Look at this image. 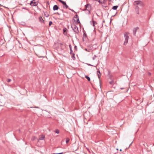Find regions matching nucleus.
<instances>
[{
  "mask_svg": "<svg viewBox=\"0 0 154 154\" xmlns=\"http://www.w3.org/2000/svg\"><path fill=\"white\" fill-rule=\"evenodd\" d=\"M129 33L128 32H125L124 33V36L125 38V41L124 43V44L126 45L128 42V39L129 38Z\"/></svg>",
  "mask_w": 154,
  "mask_h": 154,
  "instance_id": "nucleus-1",
  "label": "nucleus"
},
{
  "mask_svg": "<svg viewBox=\"0 0 154 154\" xmlns=\"http://www.w3.org/2000/svg\"><path fill=\"white\" fill-rule=\"evenodd\" d=\"M38 0H32L30 2V5L32 6H36L38 5Z\"/></svg>",
  "mask_w": 154,
  "mask_h": 154,
  "instance_id": "nucleus-2",
  "label": "nucleus"
},
{
  "mask_svg": "<svg viewBox=\"0 0 154 154\" xmlns=\"http://www.w3.org/2000/svg\"><path fill=\"white\" fill-rule=\"evenodd\" d=\"M71 27L75 32L77 34L79 33V31L78 28L75 25H71Z\"/></svg>",
  "mask_w": 154,
  "mask_h": 154,
  "instance_id": "nucleus-3",
  "label": "nucleus"
},
{
  "mask_svg": "<svg viewBox=\"0 0 154 154\" xmlns=\"http://www.w3.org/2000/svg\"><path fill=\"white\" fill-rule=\"evenodd\" d=\"M134 5L136 6L139 5L142 6L143 5V2L140 1H135L134 2Z\"/></svg>",
  "mask_w": 154,
  "mask_h": 154,
  "instance_id": "nucleus-4",
  "label": "nucleus"
},
{
  "mask_svg": "<svg viewBox=\"0 0 154 154\" xmlns=\"http://www.w3.org/2000/svg\"><path fill=\"white\" fill-rule=\"evenodd\" d=\"M59 1L60 2H61V3H62V4L63 5V7L64 8H66L67 9V8H68V5L66 4V2H64V1H62L61 0H59Z\"/></svg>",
  "mask_w": 154,
  "mask_h": 154,
  "instance_id": "nucleus-5",
  "label": "nucleus"
},
{
  "mask_svg": "<svg viewBox=\"0 0 154 154\" xmlns=\"http://www.w3.org/2000/svg\"><path fill=\"white\" fill-rule=\"evenodd\" d=\"M90 5L88 4H87L86 5H85V8L84 10V11H85L86 10H87L89 11V8H90Z\"/></svg>",
  "mask_w": 154,
  "mask_h": 154,
  "instance_id": "nucleus-6",
  "label": "nucleus"
},
{
  "mask_svg": "<svg viewBox=\"0 0 154 154\" xmlns=\"http://www.w3.org/2000/svg\"><path fill=\"white\" fill-rule=\"evenodd\" d=\"M100 4H102L105 3L106 2V0H97Z\"/></svg>",
  "mask_w": 154,
  "mask_h": 154,
  "instance_id": "nucleus-7",
  "label": "nucleus"
},
{
  "mask_svg": "<svg viewBox=\"0 0 154 154\" xmlns=\"http://www.w3.org/2000/svg\"><path fill=\"white\" fill-rule=\"evenodd\" d=\"M97 75H98V78L99 79V81H100V83H101V80L100 79V73L99 71H97Z\"/></svg>",
  "mask_w": 154,
  "mask_h": 154,
  "instance_id": "nucleus-8",
  "label": "nucleus"
},
{
  "mask_svg": "<svg viewBox=\"0 0 154 154\" xmlns=\"http://www.w3.org/2000/svg\"><path fill=\"white\" fill-rule=\"evenodd\" d=\"M59 7L57 5H54L53 7V9L54 11L57 10L59 9Z\"/></svg>",
  "mask_w": 154,
  "mask_h": 154,
  "instance_id": "nucleus-9",
  "label": "nucleus"
},
{
  "mask_svg": "<svg viewBox=\"0 0 154 154\" xmlns=\"http://www.w3.org/2000/svg\"><path fill=\"white\" fill-rule=\"evenodd\" d=\"M92 23H91V25H92L94 26V31H95V28H94V26H95V23H96V22L95 21H94L93 19H92Z\"/></svg>",
  "mask_w": 154,
  "mask_h": 154,
  "instance_id": "nucleus-10",
  "label": "nucleus"
},
{
  "mask_svg": "<svg viewBox=\"0 0 154 154\" xmlns=\"http://www.w3.org/2000/svg\"><path fill=\"white\" fill-rule=\"evenodd\" d=\"M44 138H45L44 135H41V136L39 138V140H43L44 139Z\"/></svg>",
  "mask_w": 154,
  "mask_h": 154,
  "instance_id": "nucleus-11",
  "label": "nucleus"
},
{
  "mask_svg": "<svg viewBox=\"0 0 154 154\" xmlns=\"http://www.w3.org/2000/svg\"><path fill=\"white\" fill-rule=\"evenodd\" d=\"M39 20L41 22L44 23V20L42 19V17H39Z\"/></svg>",
  "mask_w": 154,
  "mask_h": 154,
  "instance_id": "nucleus-12",
  "label": "nucleus"
},
{
  "mask_svg": "<svg viewBox=\"0 0 154 154\" xmlns=\"http://www.w3.org/2000/svg\"><path fill=\"white\" fill-rule=\"evenodd\" d=\"M44 16L46 17H48L49 16V14L47 12H45L44 13Z\"/></svg>",
  "mask_w": 154,
  "mask_h": 154,
  "instance_id": "nucleus-13",
  "label": "nucleus"
},
{
  "mask_svg": "<svg viewBox=\"0 0 154 154\" xmlns=\"http://www.w3.org/2000/svg\"><path fill=\"white\" fill-rule=\"evenodd\" d=\"M69 48H70V54H72V53H73V51H72V47H71V45H69Z\"/></svg>",
  "mask_w": 154,
  "mask_h": 154,
  "instance_id": "nucleus-14",
  "label": "nucleus"
},
{
  "mask_svg": "<svg viewBox=\"0 0 154 154\" xmlns=\"http://www.w3.org/2000/svg\"><path fill=\"white\" fill-rule=\"evenodd\" d=\"M72 55V57L73 60H74L75 59V54L74 53H72L71 54Z\"/></svg>",
  "mask_w": 154,
  "mask_h": 154,
  "instance_id": "nucleus-15",
  "label": "nucleus"
},
{
  "mask_svg": "<svg viewBox=\"0 0 154 154\" xmlns=\"http://www.w3.org/2000/svg\"><path fill=\"white\" fill-rule=\"evenodd\" d=\"M85 77L88 80V81H90V78L89 76L85 75Z\"/></svg>",
  "mask_w": 154,
  "mask_h": 154,
  "instance_id": "nucleus-16",
  "label": "nucleus"
},
{
  "mask_svg": "<svg viewBox=\"0 0 154 154\" xmlns=\"http://www.w3.org/2000/svg\"><path fill=\"white\" fill-rule=\"evenodd\" d=\"M118 7V6H114L113 7L112 9L113 10H116Z\"/></svg>",
  "mask_w": 154,
  "mask_h": 154,
  "instance_id": "nucleus-17",
  "label": "nucleus"
},
{
  "mask_svg": "<svg viewBox=\"0 0 154 154\" xmlns=\"http://www.w3.org/2000/svg\"><path fill=\"white\" fill-rule=\"evenodd\" d=\"M69 138L67 137L66 138V143H67L69 142Z\"/></svg>",
  "mask_w": 154,
  "mask_h": 154,
  "instance_id": "nucleus-18",
  "label": "nucleus"
},
{
  "mask_svg": "<svg viewBox=\"0 0 154 154\" xmlns=\"http://www.w3.org/2000/svg\"><path fill=\"white\" fill-rule=\"evenodd\" d=\"M55 132L57 134H59V130L57 129L56 130Z\"/></svg>",
  "mask_w": 154,
  "mask_h": 154,
  "instance_id": "nucleus-19",
  "label": "nucleus"
},
{
  "mask_svg": "<svg viewBox=\"0 0 154 154\" xmlns=\"http://www.w3.org/2000/svg\"><path fill=\"white\" fill-rule=\"evenodd\" d=\"M6 81L8 82H9L11 81V80L9 79H6Z\"/></svg>",
  "mask_w": 154,
  "mask_h": 154,
  "instance_id": "nucleus-20",
  "label": "nucleus"
},
{
  "mask_svg": "<svg viewBox=\"0 0 154 154\" xmlns=\"http://www.w3.org/2000/svg\"><path fill=\"white\" fill-rule=\"evenodd\" d=\"M74 18L75 19H78V18H79L77 14H76Z\"/></svg>",
  "mask_w": 154,
  "mask_h": 154,
  "instance_id": "nucleus-21",
  "label": "nucleus"
},
{
  "mask_svg": "<svg viewBox=\"0 0 154 154\" xmlns=\"http://www.w3.org/2000/svg\"><path fill=\"white\" fill-rule=\"evenodd\" d=\"M76 22L78 23H80L79 18H78V19H77V21H76Z\"/></svg>",
  "mask_w": 154,
  "mask_h": 154,
  "instance_id": "nucleus-22",
  "label": "nucleus"
},
{
  "mask_svg": "<svg viewBox=\"0 0 154 154\" xmlns=\"http://www.w3.org/2000/svg\"><path fill=\"white\" fill-rule=\"evenodd\" d=\"M59 44L60 45V47H61V48L63 47V46H64L63 45V44L62 43H60Z\"/></svg>",
  "mask_w": 154,
  "mask_h": 154,
  "instance_id": "nucleus-23",
  "label": "nucleus"
},
{
  "mask_svg": "<svg viewBox=\"0 0 154 154\" xmlns=\"http://www.w3.org/2000/svg\"><path fill=\"white\" fill-rule=\"evenodd\" d=\"M52 22L51 21H49V26H50L51 24H52Z\"/></svg>",
  "mask_w": 154,
  "mask_h": 154,
  "instance_id": "nucleus-24",
  "label": "nucleus"
},
{
  "mask_svg": "<svg viewBox=\"0 0 154 154\" xmlns=\"http://www.w3.org/2000/svg\"><path fill=\"white\" fill-rule=\"evenodd\" d=\"M36 138V137H33L32 138V140H35V139Z\"/></svg>",
  "mask_w": 154,
  "mask_h": 154,
  "instance_id": "nucleus-25",
  "label": "nucleus"
},
{
  "mask_svg": "<svg viewBox=\"0 0 154 154\" xmlns=\"http://www.w3.org/2000/svg\"><path fill=\"white\" fill-rule=\"evenodd\" d=\"M69 10H70L71 11H72V12H75V13H76V12H75L74 11V10H73V9H70V8H69Z\"/></svg>",
  "mask_w": 154,
  "mask_h": 154,
  "instance_id": "nucleus-26",
  "label": "nucleus"
},
{
  "mask_svg": "<svg viewBox=\"0 0 154 154\" xmlns=\"http://www.w3.org/2000/svg\"><path fill=\"white\" fill-rule=\"evenodd\" d=\"M61 11H62V12H63V13H66V14H67V12H65V11H64V10H63V9H62V10H61Z\"/></svg>",
  "mask_w": 154,
  "mask_h": 154,
  "instance_id": "nucleus-27",
  "label": "nucleus"
},
{
  "mask_svg": "<svg viewBox=\"0 0 154 154\" xmlns=\"http://www.w3.org/2000/svg\"><path fill=\"white\" fill-rule=\"evenodd\" d=\"M86 34H85V33H84V35H83V38L86 37Z\"/></svg>",
  "mask_w": 154,
  "mask_h": 154,
  "instance_id": "nucleus-28",
  "label": "nucleus"
},
{
  "mask_svg": "<svg viewBox=\"0 0 154 154\" xmlns=\"http://www.w3.org/2000/svg\"><path fill=\"white\" fill-rule=\"evenodd\" d=\"M96 55H94V56L93 57V60H95V58H96Z\"/></svg>",
  "mask_w": 154,
  "mask_h": 154,
  "instance_id": "nucleus-29",
  "label": "nucleus"
},
{
  "mask_svg": "<svg viewBox=\"0 0 154 154\" xmlns=\"http://www.w3.org/2000/svg\"><path fill=\"white\" fill-rule=\"evenodd\" d=\"M86 113L84 114V116L85 119H86V118H85L86 117Z\"/></svg>",
  "mask_w": 154,
  "mask_h": 154,
  "instance_id": "nucleus-30",
  "label": "nucleus"
},
{
  "mask_svg": "<svg viewBox=\"0 0 154 154\" xmlns=\"http://www.w3.org/2000/svg\"><path fill=\"white\" fill-rule=\"evenodd\" d=\"M113 82V81H112L111 82H109V83L110 84H112Z\"/></svg>",
  "mask_w": 154,
  "mask_h": 154,
  "instance_id": "nucleus-31",
  "label": "nucleus"
},
{
  "mask_svg": "<svg viewBox=\"0 0 154 154\" xmlns=\"http://www.w3.org/2000/svg\"><path fill=\"white\" fill-rule=\"evenodd\" d=\"M74 48L76 50H77V47L76 46H75V47H74Z\"/></svg>",
  "mask_w": 154,
  "mask_h": 154,
  "instance_id": "nucleus-32",
  "label": "nucleus"
},
{
  "mask_svg": "<svg viewBox=\"0 0 154 154\" xmlns=\"http://www.w3.org/2000/svg\"><path fill=\"white\" fill-rule=\"evenodd\" d=\"M63 16L66 17H68L66 16V15L65 14H63Z\"/></svg>",
  "mask_w": 154,
  "mask_h": 154,
  "instance_id": "nucleus-33",
  "label": "nucleus"
},
{
  "mask_svg": "<svg viewBox=\"0 0 154 154\" xmlns=\"http://www.w3.org/2000/svg\"><path fill=\"white\" fill-rule=\"evenodd\" d=\"M38 56V57H43V56H39V55H38L37 54H36Z\"/></svg>",
  "mask_w": 154,
  "mask_h": 154,
  "instance_id": "nucleus-34",
  "label": "nucleus"
},
{
  "mask_svg": "<svg viewBox=\"0 0 154 154\" xmlns=\"http://www.w3.org/2000/svg\"><path fill=\"white\" fill-rule=\"evenodd\" d=\"M88 64V65H89V66H94L93 65H91V64Z\"/></svg>",
  "mask_w": 154,
  "mask_h": 154,
  "instance_id": "nucleus-35",
  "label": "nucleus"
},
{
  "mask_svg": "<svg viewBox=\"0 0 154 154\" xmlns=\"http://www.w3.org/2000/svg\"><path fill=\"white\" fill-rule=\"evenodd\" d=\"M57 14L59 15H60V13H58V12H57Z\"/></svg>",
  "mask_w": 154,
  "mask_h": 154,
  "instance_id": "nucleus-36",
  "label": "nucleus"
},
{
  "mask_svg": "<svg viewBox=\"0 0 154 154\" xmlns=\"http://www.w3.org/2000/svg\"><path fill=\"white\" fill-rule=\"evenodd\" d=\"M134 31H135V32H136V29H135L134 30Z\"/></svg>",
  "mask_w": 154,
  "mask_h": 154,
  "instance_id": "nucleus-37",
  "label": "nucleus"
},
{
  "mask_svg": "<svg viewBox=\"0 0 154 154\" xmlns=\"http://www.w3.org/2000/svg\"><path fill=\"white\" fill-rule=\"evenodd\" d=\"M54 154H60V153H54Z\"/></svg>",
  "mask_w": 154,
  "mask_h": 154,
  "instance_id": "nucleus-38",
  "label": "nucleus"
},
{
  "mask_svg": "<svg viewBox=\"0 0 154 154\" xmlns=\"http://www.w3.org/2000/svg\"><path fill=\"white\" fill-rule=\"evenodd\" d=\"M63 31L64 32H65L66 31V30L64 29H63Z\"/></svg>",
  "mask_w": 154,
  "mask_h": 154,
  "instance_id": "nucleus-39",
  "label": "nucleus"
},
{
  "mask_svg": "<svg viewBox=\"0 0 154 154\" xmlns=\"http://www.w3.org/2000/svg\"><path fill=\"white\" fill-rule=\"evenodd\" d=\"M60 153V154H62L63 153V152H61V153Z\"/></svg>",
  "mask_w": 154,
  "mask_h": 154,
  "instance_id": "nucleus-40",
  "label": "nucleus"
},
{
  "mask_svg": "<svg viewBox=\"0 0 154 154\" xmlns=\"http://www.w3.org/2000/svg\"><path fill=\"white\" fill-rule=\"evenodd\" d=\"M120 151H122V149H120Z\"/></svg>",
  "mask_w": 154,
  "mask_h": 154,
  "instance_id": "nucleus-41",
  "label": "nucleus"
}]
</instances>
